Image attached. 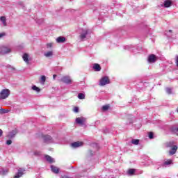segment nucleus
I'll use <instances>...</instances> for the list:
<instances>
[{"label":"nucleus","instance_id":"9d476101","mask_svg":"<svg viewBox=\"0 0 178 178\" xmlns=\"http://www.w3.org/2000/svg\"><path fill=\"white\" fill-rule=\"evenodd\" d=\"M178 147L177 145H174L171 147V149L169 151V155H175L177 152Z\"/></svg>","mask_w":178,"mask_h":178},{"label":"nucleus","instance_id":"bb28decb","mask_svg":"<svg viewBox=\"0 0 178 178\" xmlns=\"http://www.w3.org/2000/svg\"><path fill=\"white\" fill-rule=\"evenodd\" d=\"M9 110H6L5 108H0V115H3L5 113H8Z\"/></svg>","mask_w":178,"mask_h":178},{"label":"nucleus","instance_id":"f704fd0d","mask_svg":"<svg viewBox=\"0 0 178 178\" xmlns=\"http://www.w3.org/2000/svg\"><path fill=\"white\" fill-rule=\"evenodd\" d=\"M36 22L38 23V24H41V23H44V19H38Z\"/></svg>","mask_w":178,"mask_h":178},{"label":"nucleus","instance_id":"7ed1b4c3","mask_svg":"<svg viewBox=\"0 0 178 178\" xmlns=\"http://www.w3.org/2000/svg\"><path fill=\"white\" fill-rule=\"evenodd\" d=\"M60 81L65 84H72V78L69 76H64L60 79Z\"/></svg>","mask_w":178,"mask_h":178},{"label":"nucleus","instance_id":"1a4fd4ad","mask_svg":"<svg viewBox=\"0 0 178 178\" xmlns=\"http://www.w3.org/2000/svg\"><path fill=\"white\" fill-rule=\"evenodd\" d=\"M147 60L149 63H155V62H156V56L154 54L149 55Z\"/></svg>","mask_w":178,"mask_h":178},{"label":"nucleus","instance_id":"a19ab883","mask_svg":"<svg viewBox=\"0 0 178 178\" xmlns=\"http://www.w3.org/2000/svg\"><path fill=\"white\" fill-rule=\"evenodd\" d=\"M89 154L90 156H92V155H94V152H92V150H89Z\"/></svg>","mask_w":178,"mask_h":178},{"label":"nucleus","instance_id":"4c0bfd02","mask_svg":"<svg viewBox=\"0 0 178 178\" xmlns=\"http://www.w3.org/2000/svg\"><path fill=\"white\" fill-rule=\"evenodd\" d=\"M74 112H75V113H77L79 112V107H74Z\"/></svg>","mask_w":178,"mask_h":178},{"label":"nucleus","instance_id":"dca6fc26","mask_svg":"<svg viewBox=\"0 0 178 178\" xmlns=\"http://www.w3.org/2000/svg\"><path fill=\"white\" fill-rule=\"evenodd\" d=\"M163 6L164 8H170L172 6V0L164 1Z\"/></svg>","mask_w":178,"mask_h":178},{"label":"nucleus","instance_id":"c756f323","mask_svg":"<svg viewBox=\"0 0 178 178\" xmlns=\"http://www.w3.org/2000/svg\"><path fill=\"white\" fill-rule=\"evenodd\" d=\"M6 68H7V69H10V70H11V71L15 70V69L14 68V67H13V66L10 65H6Z\"/></svg>","mask_w":178,"mask_h":178},{"label":"nucleus","instance_id":"5701e85b","mask_svg":"<svg viewBox=\"0 0 178 178\" xmlns=\"http://www.w3.org/2000/svg\"><path fill=\"white\" fill-rule=\"evenodd\" d=\"M52 55H54V52L52 51H49L44 53V56H46V58H49L52 56Z\"/></svg>","mask_w":178,"mask_h":178},{"label":"nucleus","instance_id":"a878e982","mask_svg":"<svg viewBox=\"0 0 178 178\" xmlns=\"http://www.w3.org/2000/svg\"><path fill=\"white\" fill-rule=\"evenodd\" d=\"M78 98L79 99H86V95L84 93H79Z\"/></svg>","mask_w":178,"mask_h":178},{"label":"nucleus","instance_id":"473e14b6","mask_svg":"<svg viewBox=\"0 0 178 178\" xmlns=\"http://www.w3.org/2000/svg\"><path fill=\"white\" fill-rule=\"evenodd\" d=\"M18 5H19V6H21V8H22L23 9H24V3L22 1H19V2L18 3Z\"/></svg>","mask_w":178,"mask_h":178},{"label":"nucleus","instance_id":"7c9ffc66","mask_svg":"<svg viewBox=\"0 0 178 178\" xmlns=\"http://www.w3.org/2000/svg\"><path fill=\"white\" fill-rule=\"evenodd\" d=\"M165 91H166L167 94H172V88H166Z\"/></svg>","mask_w":178,"mask_h":178},{"label":"nucleus","instance_id":"b1692460","mask_svg":"<svg viewBox=\"0 0 178 178\" xmlns=\"http://www.w3.org/2000/svg\"><path fill=\"white\" fill-rule=\"evenodd\" d=\"M131 143V144H134V145H138V144H140V140L132 139Z\"/></svg>","mask_w":178,"mask_h":178},{"label":"nucleus","instance_id":"9b49d317","mask_svg":"<svg viewBox=\"0 0 178 178\" xmlns=\"http://www.w3.org/2000/svg\"><path fill=\"white\" fill-rule=\"evenodd\" d=\"M56 41L58 44H63L66 41V38L63 36H59L56 39Z\"/></svg>","mask_w":178,"mask_h":178},{"label":"nucleus","instance_id":"c03bdc74","mask_svg":"<svg viewBox=\"0 0 178 178\" xmlns=\"http://www.w3.org/2000/svg\"><path fill=\"white\" fill-rule=\"evenodd\" d=\"M56 78V74H54V75H53V79H54V80H55Z\"/></svg>","mask_w":178,"mask_h":178},{"label":"nucleus","instance_id":"a211bd4d","mask_svg":"<svg viewBox=\"0 0 178 178\" xmlns=\"http://www.w3.org/2000/svg\"><path fill=\"white\" fill-rule=\"evenodd\" d=\"M93 69L95 70V72H101V65L99 64H94Z\"/></svg>","mask_w":178,"mask_h":178},{"label":"nucleus","instance_id":"2eb2a0df","mask_svg":"<svg viewBox=\"0 0 178 178\" xmlns=\"http://www.w3.org/2000/svg\"><path fill=\"white\" fill-rule=\"evenodd\" d=\"M45 159L49 162V163H55V159L54 158L51 157L49 155L45 156Z\"/></svg>","mask_w":178,"mask_h":178},{"label":"nucleus","instance_id":"2f4dec72","mask_svg":"<svg viewBox=\"0 0 178 178\" xmlns=\"http://www.w3.org/2000/svg\"><path fill=\"white\" fill-rule=\"evenodd\" d=\"M109 109V106L106 105L102 106V110L103 111H108Z\"/></svg>","mask_w":178,"mask_h":178},{"label":"nucleus","instance_id":"f3484780","mask_svg":"<svg viewBox=\"0 0 178 178\" xmlns=\"http://www.w3.org/2000/svg\"><path fill=\"white\" fill-rule=\"evenodd\" d=\"M51 170L53 173H55L56 175H58L59 173V168L55 166V165H51Z\"/></svg>","mask_w":178,"mask_h":178},{"label":"nucleus","instance_id":"79ce46f5","mask_svg":"<svg viewBox=\"0 0 178 178\" xmlns=\"http://www.w3.org/2000/svg\"><path fill=\"white\" fill-rule=\"evenodd\" d=\"M131 123H133V116L131 115V120H129V124H131Z\"/></svg>","mask_w":178,"mask_h":178},{"label":"nucleus","instance_id":"4468645a","mask_svg":"<svg viewBox=\"0 0 178 178\" xmlns=\"http://www.w3.org/2000/svg\"><path fill=\"white\" fill-rule=\"evenodd\" d=\"M17 134V131L16 130H13L12 131L9 132L8 134L7 137L8 138H14L15 136Z\"/></svg>","mask_w":178,"mask_h":178},{"label":"nucleus","instance_id":"a18cd8bd","mask_svg":"<svg viewBox=\"0 0 178 178\" xmlns=\"http://www.w3.org/2000/svg\"><path fill=\"white\" fill-rule=\"evenodd\" d=\"M168 32H169V33H173V31L169 30Z\"/></svg>","mask_w":178,"mask_h":178},{"label":"nucleus","instance_id":"de8ad7c7","mask_svg":"<svg viewBox=\"0 0 178 178\" xmlns=\"http://www.w3.org/2000/svg\"><path fill=\"white\" fill-rule=\"evenodd\" d=\"M177 113H178V108L177 109Z\"/></svg>","mask_w":178,"mask_h":178},{"label":"nucleus","instance_id":"f03ea898","mask_svg":"<svg viewBox=\"0 0 178 178\" xmlns=\"http://www.w3.org/2000/svg\"><path fill=\"white\" fill-rule=\"evenodd\" d=\"M12 49L8 46H1L0 47V55H6V54H10Z\"/></svg>","mask_w":178,"mask_h":178},{"label":"nucleus","instance_id":"423d86ee","mask_svg":"<svg viewBox=\"0 0 178 178\" xmlns=\"http://www.w3.org/2000/svg\"><path fill=\"white\" fill-rule=\"evenodd\" d=\"M43 140L44 143H47V144H49V143H54V139L51 136L49 135H44L42 136Z\"/></svg>","mask_w":178,"mask_h":178},{"label":"nucleus","instance_id":"39448f33","mask_svg":"<svg viewBox=\"0 0 178 178\" xmlns=\"http://www.w3.org/2000/svg\"><path fill=\"white\" fill-rule=\"evenodd\" d=\"M86 119L83 117L82 118H77L76 119V123L80 124L81 126H84L86 124Z\"/></svg>","mask_w":178,"mask_h":178},{"label":"nucleus","instance_id":"f257e3e1","mask_svg":"<svg viewBox=\"0 0 178 178\" xmlns=\"http://www.w3.org/2000/svg\"><path fill=\"white\" fill-rule=\"evenodd\" d=\"M10 95V90L9 89H3L0 92V99H6Z\"/></svg>","mask_w":178,"mask_h":178},{"label":"nucleus","instance_id":"ea45409f","mask_svg":"<svg viewBox=\"0 0 178 178\" xmlns=\"http://www.w3.org/2000/svg\"><path fill=\"white\" fill-rule=\"evenodd\" d=\"M6 34L5 33H0V38H2V37H5Z\"/></svg>","mask_w":178,"mask_h":178},{"label":"nucleus","instance_id":"0eeeda50","mask_svg":"<svg viewBox=\"0 0 178 178\" xmlns=\"http://www.w3.org/2000/svg\"><path fill=\"white\" fill-rule=\"evenodd\" d=\"M24 172H26V169L24 168H19L17 173L15 175L14 178H20L23 175H24Z\"/></svg>","mask_w":178,"mask_h":178},{"label":"nucleus","instance_id":"20e7f679","mask_svg":"<svg viewBox=\"0 0 178 178\" xmlns=\"http://www.w3.org/2000/svg\"><path fill=\"white\" fill-rule=\"evenodd\" d=\"M89 33H90V30H88V29H83L82 31V33L80 35L81 40H82V41L84 40L85 38H87V35H88Z\"/></svg>","mask_w":178,"mask_h":178},{"label":"nucleus","instance_id":"72a5a7b5","mask_svg":"<svg viewBox=\"0 0 178 178\" xmlns=\"http://www.w3.org/2000/svg\"><path fill=\"white\" fill-rule=\"evenodd\" d=\"M149 138H150V140H152V138H154V133L152 132L149 133Z\"/></svg>","mask_w":178,"mask_h":178},{"label":"nucleus","instance_id":"6e6552de","mask_svg":"<svg viewBox=\"0 0 178 178\" xmlns=\"http://www.w3.org/2000/svg\"><path fill=\"white\" fill-rule=\"evenodd\" d=\"M109 78H108V76H104L100 80V86H106V84H109Z\"/></svg>","mask_w":178,"mask_h":178},{"label":"nucleus","instance_id":"49530a36","mask_svg":"<svg viewBox=\"0 0 178 178\" xmlns=\"http://www.w3.org/2000/svg\"><path fill=\"white\" fill-rule=\"evenodd\" d=\"M63 178H68L67 176H64Z\"/></svg>","mask_w":178,"mask_h":178},{"label":"nucleus","instance_id":"ddd939ff","mask_svg":"<svg viewBox=\"0 0 178 178\" xmlns=\"http://www.w3.org/2000/svg\"><path fill=\"white\" fill-rule=\"evenodd\" d=\"M83 145V142H74L71 144V147L72 148H79V147H82Z\"/></svg>","mask_w":178,"mask_h":178},{"label":"nucleus","instance_id":"e433bc0d","mask_svg":"<svg viewBox=\"0 0 178 178\" xmlns=\"http://www.w3.org/2000/svg\"><path fill=\"white\" fill-rule=\"evenodd\" d=\"M47 48H52V43H47Z\"/></svg>","mask_w":178,"mask_h":178},{"label":"nucleus","instance_id":"6ab92c4d","mask_svg":"<svg viewBox=\"0 0 178 178\" xmlns=\"http://www.w3.org/2000/svg\"><path fill=\"white\" fill-rule=\"evenodd\" d=\"M0 20L1 22H2L3 25L4 26H7V24H6V17H4V16H2L0 17Z\"/></svg>","mask_w":178,"mask_h":178},{"label":"nucleus","instance_id":"37998d69","mask_svg":"<svg viewBox=\"0 0 178 178\" xmlns=\"http://www.w3.org/2000/svg\"><path fill=\"white\" fill-rule=\"evenodd\" d=\"M3 133V131H2V129H0V137H2Z\"/></svg>","mask_w":178,"mask_h":178},{"label":"nucleus","instance_id":"cd10ccee","mask_svg":"<svg viewBox=\"0 0 178 178\" xmlns=\"http://www.w3.org/2000/svg\"><path fill=\"white\" fill-rule=\"evenodd\" d=\"M32 90H33V91H36V92H40L41 91V89L35 86H32Z\"/></svg>","mask_w":178,"mask_h":178},{"label":"nucleus","instance_id":"c9c22d12","mask_svg":"<svg viewBox=\"0 0 178 178\" xmlns=\"http://www.w3.org/2000/svg\"><path fill=\"white\" fill-rule=\"evenodd\" d=\"M6 144H7V145H10V144H12V140H8L6 141Z\"/></svg>","mask_w":178,"mask_h":178},{"label":"nucleus","instance_id":"f8f14e48","mask_svg":"<svg viewBox=\"0 0 178 178\" xmlns=\"http://www.w3.org/2000/svg\"><path fill=\"white\" fill-rule=\"evenodd\" d=\"M170 165H173V161L167 160L163 163L162 166L163 168H168V166H170Z\"/></svg>","mask_w":178,"mask_h":178},{"label":"nucleus","instance_id":"aec40b11","mask_svg":"<svg viewBox=\"0 0 178 178\" xmlns=\"http://www.w3.org/2000/svg\"><path fill=\"white\" fill-rule=\"evenodd\" d=\"M22 59L26 62V63H29V54H24L22 56Z\"/></svg>","mask_w":178,"mask_h":178},{"label":"nucleus","instance_id":"4be33fe9","mask_svg":"<svg viewBox=\"0 0 178 178\" xmlns=\"http://www.w3.org/2000/svg\"><path fill=\"white\" fill-rule=\"evenodd\" d=\"M8 169H1L0 170V175H2V176H5L8 175Z\"/></svg>","mask_w":178,"mask_h":178},{"label":"nucleus","instance_id":"412c9836","mask_svg":"<svg viewBox=\"0 0 178 178\" xmlns=\"http://www.w3.org/2000/svg\"><path fill=\"white\" fill-rule=\"evenodd\" d=\"M175 143L173 141L171 142H168L165 143V147L167 148H170L174 146Z\"/></svg>","mask_w":178,"mask_h":178},{"label":"nucleus","instance_id":"393cba45","mask_svg":"<svg viewBox=\"0 0 178 178\" xmlns=\"http://www.w3.org/2000/svg\"><path fill=\"white\" fill-rule=\"evenodd\" d=\"M47 80V76H45L44 75H42L41 76V79H40V83L41 84H45V81Z\"/></svg>","mask_w":178,"mask_h":178},{"label":"nucleus","instance_id":"58836bf2","mask_svg":"<svg viewBox=\"0 0 178 178\" xmlns=\"http://www.w3.org/2000/svg\"><path fill=\"white\" fill-rule=\"evenodd\" d=\"M40 152H34V155H35L36 156H38V155H40Z\"/></svg>","mask_w":178,"mask_h":178},{"label":"nucleus","instance_id":"c85d7f7f","mask_svg":"<svg viewBox=\"0 0 178 178\" xmlns=\"http://www.w3.org/2000/svg\"><path fill=\"white\" fill-rule=\"evenodd\" d=\"M136 172L135 169L131 168L128 170V175H130L131 176L134 175V172Z\"/></svg>","mask_w":178,"mask_h":178}]
</instances>
